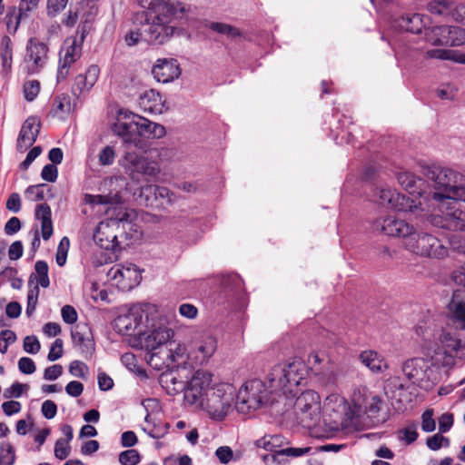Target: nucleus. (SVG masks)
<instances>
[{"mask_svg": "<svg viewBox=\"0 0 465 465\" xmlns=\"http://www.w3.org/2000/svg\"><path fill=\"white\" fill-rule=\"evenodd\" d=\"M147 10L135 15V22H143V42L163 45L173 35L171 25L173 7L163 0H142Z\"/></svg>", "mask_w": 465, "mask_h": 465, "instance_id": "f257e3e1", "label": "nucleus"}, {"mask_svg": "<svg viewBox=\"0 0 465 465\" xmlns=\"http://www.w3.org/2000/svg\"><path fill=\"white\" fill-rule=\"evenodd\" d=\"M309 370L299 358L274 365L266 379L273 391L282 392L286 398H294L301 391L300 386L305 384Z\"/></svg>", "mask_w": 465, "mask_h": 465, "instance_id": "f03ea898", "label": "nucleus"}, {"mask_svg": "<svg viewBox=\"0 0 465 465\" xmlns=\"http://www.w3.org/2000/svg\"><path fill=\"white\" fill-rule=\"evenodd\" d=\"M462 348L461 340L450 329L441 328L433 333V338L423 343L422 351L433 363L450 366L455 361Z\"/></svg>", "mask_w": 465, "mask_h": 465, "instance_id": "7ed1b4c3", "label": "nucleus"}, {"mask_svg": "<svg viewBox=\"0 0 465 465\" xmlns=\"http://www.w3.org/2000/svg\"><path fill=\"white\" fill-rule=\"evenodd\" d=\"M402 246L410 252L428 258L442 259L448 255L449 250L437 237L413 226L408 232Z\"/></svg>", "mask_w": 465, "mask_h": 465, "instance_id": "20e7f679", "label": "nucleus"}, {"mask_svg": "<svg viewBox=\"0 0 465 465\" xmlns=\"http://www.w3.org/2000/svg\"><path fill=\"white\" fill-rule=\"evenodd\" d=\"M173 334L174 332L171 328L160 324L146 331L138 332V336L131 341V344L134 348L146 351L149 353V363L158 368V363H153V361L163 352Z\"/></svg>", "mask_w": 465, "mask_h": 465, "instance_id": "39448f33", "label": "nucleus"}, {"mask_svg": "<svg viewBox=\"0 0 465 465\" xmlns=\"http://www.w3.org/2000/svg\"><path fill=\"white\" fill-rule=\"evenodd\" d=\"M435 188L441 192L434 193L432 199L442 202L445 198L460 199L465 194V176L449 167H437L432 172Z\"/></svg>", "mask_w": 465, "mask_h": 465, "instance_id": "423d86ee", "label": "nucleus"}, {"mask_svg": "<svg viewBox=\"0 0 465 465\" xmlns=\"http://www.w3.org/2000/svg\"><path fill=\"white\" fill-rule=\"evenodd\" d=\"M235 401V389L230 383H220L213 387L199 409L210 419L223 420L232 411Z\"/></svg>", "mask_w": 465, "mask_h": 465, "instance_id": "0eeeda50", "label": "nucleus"}, {"mask_svg": "<svg viewBox=\"0 0 465 465\" xmlns=\"http://www.w3.org/2000/svg\"><path fill=\"white\" fill-rule=\"evenodd\" d=\"M438 366L427 356L414 357L402 363L401 371L404 377L411 384L424 390H430L438 380Z\"/></svg>", "mask_w": 465, "mask_h": 465, "instance_id": "6e6552de", "label": "nucleus"}, {"mask_svg": "<svg viewBox=\"0 0 465 465\" xmlns=\"http://www.w3.org/2000/svg\"><path fill=\"white\" fill-rule=\"evenodd\" d=\"M268 390L258 379L246 381L238 391L235 408L241 413H248L261 408L267 400Z\"/></svg>", "mask_w": 465, "mask_h": 465, "instance_id": "1a4fd4ad", "label": "nucleus"}, {"mask_svg": "<svg viewBox=\"0 0 465 465\" xmlns=\"http://www.w3.org/2000/svg\"><path fill=\"white\" fill-rule=\"evenodd\" d=\"M122 166L132 180H138L140 176L156 180L161 173V167L157 161L135 151H127L124 153L122 159Z\"/></svg>", "mask_w": 465, "mask_h": 465, "instance_id": "9d476101", "label": "nucleus"}, {"mask_svg": "<svg viewBox=\"0 0 465 465\" xmlns=\"http://www.w3.org/2000/svg\"><path fill=\"white\" fill-rule=\"evenodd\" d=\"M294 411L303 427L311 428L317 424L321 416L320 396L313 391L302 392L294 401Z\"/></svg>", "mask_w": 465, "mask_h": 465, "instance_id": "9b49d317", "label": "nucleus"}, {"mask_svg": "<svg viewBox=\"0 0 465 465\" xmlns=\"http://www.w3.org/2000/svg\"><path fill=\"white\" fill-rule=\"evenodd\" d=\"M213 374L206 371H196L192 378L186 381L183 391L184 401L196 408H200L207 394L213 387Z\"/></svg>", "mask_w": 465, "mask_h": 465, "instance_id": "f8f14e48", "label": "nucleus"}, {"mask_svg": "<svg viewBox=\"0 0 465 465\" xmlns=\"http://www.w3.org/2000/svg\"><path fill=\"white\" fill-rule=\"evenodd\" d=\"M462 199L445 198L439 202L438 208L442 214V222L440 226L449 230L465 231V208L459 203ZM438 224V223H436Z\"/></svg>", "mask_w": 465, "mask_h": 465, "instance_id": "ddd939ff", "label": "nucleus"}, {"mask_svg": "<svg viewBox=\"0 0 465 465\" xmlns=\"http://www.w3.org/2000/svg\"><path fill=\"white\" fill-rule=\"evenodd\" d=\"M107 278L118 289L126 292L134 289L140 283L142 274L135 264L118 263L110 268L107 272Z\"/></svg>", "mask_w": 465, "mask_h": 465, "instance_id": "4468645a", "label": "nucleus"}, {"mask_svg": "<svg viewBox=\"0 0 465 465\" xmlns=\"http://www.w3.org/2000/svg\"><path fill=\"white\" fill-rule=\"evenodd\" d=\"M84 40V32H82L80 40L76 38L66 41L60 51L59 66L57 69V82L64 81L70 72L71 65L75 63L82 54V44Z\"/></svg>", "mask_w": 465, "mask_h": 465, "instance_id": "2eb2a0df", "label": "nucleus"}, {"mask_svg": "<svg viewBox=\"0 0 465 465\" xmlns=\"http://www.w3.org/2000/svg\"><path fill=\"white\" fill-rule=\"evenodd\" d=\"M48 45L36 38H30L26 45L25 64L28 74H38L47 64Z\"/></svg>", "mask_w": 465, "mask_h": 465, "instance_id": "dca6fc26", "label": "nucleus"}, {"mask_svg": "<svg viewBox=\"0 0 465 465\" xmlns=\"http://www.w3.org/2000/svg\"><path fill=\"white\" fill-rule=\"evenodd\" d=\"M134 117H138V114L127 110H121L116 122L112 126V131L114 134L122 137L124 143L137 145L140 142L137 139L138 121Z\"/></svg>", "mask_w": 465, "mask_h": 465, "instance_id": "f3484780", "label": "nucleus"}, {"mask_svg": "<svg viewBox=\"0 0 465 465\" xmlns=\"http://www.w3.org/2000/svg\"><path fill=\"white\" fill-rule=\"evenodd\" d=\"M353 403L357 412H363L368 418L375 419L377 421L385 420V416L380 417L384 402L379 395L366 391H359L358 394H354Z\"/></svg>", "mask_w": 465, "mask_h": 465, "instance_id": "a211bd4d", "label": "nucleus"}, {"mask_svg": "<svg viewBox=\"0 0 465 465\" xmlns=\"http://www.w3.org/2000/svg\"><path fill=\"white\" fill-rule=\"evenodd\" d=\"M411 227L412 225L404 220L398 219L392 215L379 217L372 224L373 231L383 235L401 238V242L408 232H411Z\"/></svg>", "mask_w": 465, "mask_h": 465, "instance_id": "6ab92c4d", "label": "nucleus"}, {"mask_svg": "<svg viewBox=\"0 0 465 465\" xmlns=\"http://www.w3.org/2000/svg\"><path fill=\"white\" fill-rule=\"evenodd\" d=\"M428 10L433 15L465 22V0H430Z\"/></svg>", "mask_w": 465, "mask_h": 465, "instance_id": "aec40b11", "label": "nucleus"}, {"mask_svg": "<svg viewBox=\"0 0 465 465\" xmlns=\"http://www.w3.org/2000/svg\"><path fill=\"white\" fill-rule=\"evenodd\" d=\"M142 322L143 311L140 307L134 306L115 318L114 328L122 335L132 336L135 334Z\"/></svg>", "mask_w": 465, "mask_h": 465, "instance_id": "412c9836", "label": "nucleus"}, {"mask_svg": "<svg viewBox=\"0 0 465 465\" xmlns=\"http://www.w3.org/2000/svg\"><path fill=\"white\" fill-rule=\"evenodd\" d=\"M153 78L163 84L177 79L181 74L179 63L173 58H159L152 68Z\"/></svg>", "mask_w": 465, "mask_h": 465, "instance_id": "4be33fe9", "label": "nucleus"}, {"mask_svg": "<svg viewBox=\"0 0 465 465\" xmlns=\"http://www.w3.org/2000/svg\"><path fill=\"white\" fill-rule=\"evenodd\" d=\"M41 123L37 117L30 116L23 124L16 143V149L25 153L30 148L39 134Z\"/></svg>", "mask_w": 465, "mask_h": 465, "instance_id": "5701e85b", "label": "nucleus"}, {"mask_svg": "<svg viewBox=\"0 0 465 465\" xmlns=\"http://www.w3.org/2000/svg\"><path fill=\"white\" fill-rule=\"evenodd\" d=\"M99 74L100 68L96 64H91L84 73L77 74L72 85L73 94L80 97L88 93L97 82Z\"/></svg>", "mask_w": 465, "mask_h": 465, "instance_id": "b1692460", "label": "nucleus"}, {"mask_svg": "<svg viewBox=\"0 0 465 465\" xmlns=\"http://www.w3.org/2000/svg\"><path fill=\"white\" fill-rule=\"evenodd\" d=\"M126 215L127 214H124L118 221L111 220L110 222H101L98 224L94 233V239L102 248L109 250L114 249L117 245V236L110 232L111 227L120 223H124L126 221Z\"/></svg>", "mask_w": 465, "mask_h": 465, "instance_id": "393cba45", "label": "nucleus"}, {"mask_svg": "<svg viewBox=\"0 0 465 465\" xmlns=\"http://www.w3.org/2000/svg\"><path fill=\"white\" fill-rule=\"evenodd\" d=\"M323 410L329 415H333L335 421H343L344 418L349 417L350 407L344 397L339 394L329 395L323 404Z\"/></svg>", "mask_w": 465, "mask_h": 465, "instance_id": "a878e982", "label": "nucleus"}, {"mask_svg": "<svg viewBox=\"0 0 465 465\" xmlns=\"http://www.w3.org/2000/svg\"><path fill=\"white\" fill-rule=\"evenodd\" d=\"M260 446H262L265 450H269L270 453L263 456V460L266 465H280L285 461L284 456H282L281 452V436L274 435L269 439L263 438L261 440Z\"/></svg>", "mask_w": 465, "mask_h": 465, "instance_id": "bb28decb", "label": "nucleus"}, {"mask_svg": "<svg viewBox=\"0 0 465 465\" xmlns=\"http://www.w3.org/2000/svg\"><path fill=\"white\" fill-rule=\"evenodd\" d=\"M393 26L401 31L420 34L425 28V21L420 14H407L396 18Z\"/></svg>", "mask_w": 465, "mask_h": 465, "instance_id": "cd10ccee", "label": "nucleus"}, {"mask_svg": "<svg viewBox=\"0 0 465 465\" xmlns=\"http://www.w3.org/2000/svg\"><path fill=\"white\" fill-rule=\"evenodd\" d=\"M134 118L138 121L137 139H139V137L159 139L165 135L166 131L163 125L151 122L140 115Z\"/></svg>", "mask_w": 465, "mask_h": 465, "instance_id": "c85d7f7f", "label": "nucleus"}, {"mask_svg": "<svg viewBox=\"0 0 465 465\" xmlns=\"http://www.w3.org/2000/svg\"><path fill=\"white\" fill-rule=\"evenodd\" d=\"M161 355L160 357L163 360V363L167 365L182 364L187 358V350L183 344L171 339Z\"/></svg>", "mask_w": 465, "mask_h": 465, "instance_id": "c756f323", "label": "nucleus"}, {"mask_svg": "<svg viewBox=\"0 0 465 465\" xmlns=\"http://www.w3.org/2000/svg\"><path fill=\"white\" fill-rule=\"evenodd\" d=\"M35 219L41 222V234L45 241L53 235V222L51 208L47 203L38 204L35 213Z\"/></svg>", "mask_w": 465, "mask_h": 465, "instance_id": "7c9ffc66", "label": "nucleus"}, {"mask_svg": "<svg viewBox=\"0 0 465 465\" xmlns=\"http://www.w3.org/2000/svg\"><path fill=\"white\" fill-rule=\"evenodd\" d=\"M140 105L143 111L151 114H162L164 106L162 95L154 90L144 92L140 97Z\"/></svg>", "mask_w": 465, "mask_h": 465, "instance_id": "2f4dec72", "label": "nucleus"}, {"mask_svg": "<svg viewBox=\"0 0 465 465\" xmlns=\"http://www.w3.org/2000/svg\"><path fill=\"white\" fill-rule=\"evenodd\" d=\"M360 360L370 371L375 373L382 372L388 369L384 358L375 351H364L360 354Z\"/></svg>", "mask_w": 465, "mask_h": 465, "instance_id": "473e14b6", "label": "nucleus"}, {"mask_svg": "<svg viewBox=\"0 0 465 465\" xmlns=\"http://www.w3.org/2000/svg\"><path fill=\"white\" fill-rule=\"evenodd\" d=\"M217 349V341L212 335H205L200 341L196 347V360L200 364H203L214 354Z\"/></svg>", "mask_w": 465, "mask_h": 465, "instance_id": "72a5a7b5", "label": "nucleus"}, {"mask_svg": "<svg viewBox=\"0 0 465 465\" xmlns=\"http://www.w3.org/2000/svg\"><path fill=\"white\" fill-rule=\"evenodd\" d=\"M160 381L169 394L175 395L185 389L186 382L182 380L181 375L176 371L163 373Z\"/></svg>", "mask_w": 465, "mask_h": 465, "instance_id": "f704fd0d", "label": "nucleus"}, {"mask_svg": "<svg viewBox=\"0 0 465 465\" xmlns=\"http://www.w3.org/2000/svg\"><path fill=\"white\" fill-rule=\"evenodd\" d=\"M392 202L391 208L397 212L413 213L421 206V203L416 194L411 198L397 193Z\"/></svg>", "mask_w": 465, "mask_h": 465, "instance_id": "c9c22d12", "label": "nucleus"}, {"mask_svg": "<svg viewBox=\"0 0 465 465\" xmlns=\"http://www.w3.org/2000/svg\"><path fill=\"white\" fill-rule=\"evenodd\" d=\"M0 58L2 72L5 74H8L12 68L13 45L10 37L7 35L3 36L1 40Z\"/></svg>", "mask_w": 465, "mask_h": 465, "instance_id": "e433bc0d", "label": "nucleus"}, {"mask_svg": "<svg viewBox=\"0 0 465 465\" xmlns=\"http://www.w3.org/2000/svg\"><path fill=\"white\" fill-rule=\"evenodd\" d=\"M425 57L429 59L450 60L460 64H465V54L459 51L450 49H431L428 50Z\"/></svg>", "mask_w": 465, "mask_h": 465, "instance_id": "4c0bfd02", "label": "nucleus"}, {"mask_svg": "<svg viewBox=\"0 0 465 465\" xmlns=\"http://www.w3.org/2000/svg\"><path fill=\"white\" fill-rule=\"evenodd\" d=\"M447 32L446 40H441L438 44H446L450 46H460L465 44V29L460 26H450L444 29Z\"/></svg>", "mask_w": 465, "mask_h": 465, "instance_id": "58836bf2", "label": "nucleus"}, {"mask_svg": "<svg viewBox=\"0 0 465 465\" xmlns=\"http://www.w3.org/2000/svg\"><path fill=\"white\" fill-rule=\"evenodd\" d=\"M399 183L405 188L412 196L415 194L420 196V191L417 190V183H421V179L417 178L412 173L401 172L398 174Z\"/></svg>", "mask_w": 465, "mask_h": 465, "instance_id": "ea45409f", "label": "nucleus"}, {"mask_svg": "<svg viewBox=\"0 0 465 465\" xmlns=\"http://www.w3.org/2000/svg\"><path fill=\"white\" fill-rule=\"evenodd\" d=\"M456 291L453 294V299L449 303V310L452 315V318L457 322L462 329H465V302H457L455 298L458 296Z\"/></svg>", "mask_w": 465, "mask_h": 465, "instance_id": "a19ab883", "label": "nucleus"}, {"mask_svg": "<svg viewBox=\"0 0 465 465\" xmlns=\"http://www.w3.org/2000/svg\"><path fill=\"white\" fill-rule=\"evenodd\" d=\"M71 110V99L67 94L58 95L54 99L51 113L54 116L62 117Z\"/></svg>", "mask_w": 465, "mask_h": 465, "instance_id": "79ce46f5", "label": "nucleus"}, {"mask_svg": "<svg viewBox=\"0 0 465 465\" xmlns=\"http://www.w3.org/2000/svg\"><path fill=\"white\" fill-rule=\"evenodd\" d=\"M444 29H448V25H440L432 28L425 29V35L427 41L432 45L440 46L446 45V44H438L440 41L446 40L447 32Z\"/></svg>", "mask_w": 465, "mask_h": 465, "instance_id": "37998d69", "label": "nucleus"}, {"mask_svg": "<svg viewBox=\"0 0 465 465\" xmlns=\"http://www.w3.org/2000/svg\"><path fill=\"white\" fill-rule=\"evenodd\" d=\"M153 193L155 198H163L167 199L168 202H172L173 200V193L166 187L158 186L154 184H148L141 189V194L144 193Z\"/></svg>", "mask_w": 465, "mask_h": 465, "instance_id": "c03bdc74", "label": "nucleus"}, {"mask_svg": "<svg viewBox=\"0 0 465 465\" xmlns=\"http://www.w3.org/2000/svg\"><path fill=\"white\" fill-rule=\"evenodd\" d=\"M437 331L438 330L435 329L434 322L431 320L420 321L415 327L416 333L423 338L424 343L427 341L431 340L430 337H433V333Z\"/></svg>", "mask_w": 465, "mask_h": 465, "instance_id": "a18cd8bd", "label": "nucleus"}, {"mask_svg": "<svg viewBox=\"0 0 465 465\" xmlns=\"http://www.w3.org/2000/svg\"><path fill=\"white\" fill-rule=\"evenodd\" d=\"M35 270L37 274V283L43 288H47L50 284L47 262L45 261H37L35 264Z\"/></svg>", "mask_w": 465, "mask_h": 465, "instance_id": "49530a36", "label": "nucleus"}, {"mask_svg": "<svg viewBox=\"0 0 465 465\" xmlns=\"http://www.w3.org/2000/svg\"><path fill=\"white\" fill-rule=\"evenodd\" d=\"M15 460V449L9 442L0 445V465H13Z\"/></svg>", "mask_w": 465, "mask_h": 465, "instance_id": "de8ad7c7", "label": "nucleus"}, {"mask_svg": "<svg viewBox=\"0 0 465 465\" xmlns=\"http://www.w3.org/2000/svg\"><path fill=\"white\" fill-rule=\"evenodd\" d=\"M209 28L218 34L231 37L240 35V32L236 27L224 23L213 22L209 25Z\"/></svg>", "mask_w": 465, "mask_h": 465, "instance_id": "09e8293b", "label": "nucleus"}, {"mask_svg": "<svg viewBox=\"0 0 465 465\" xmlns=\"http://www.w3.org/2000/svg\"><path fill=\"white\" fill-rule=\"evenodd\" d=\"M24 95L26 101H34L40 92V83L37 80H29L24 84Z\"/></svg>", "mask_w": 465, "mask_h": 465, "instance_id": "8fccbe9b", "label": "nucleus"}, {"mask_svg": "<svg viewBox=\"0 0 465 465\" xmlns=\"http://www.w3.org/2000/svg\"><path fill=\"white\" fill-rule=\"evenodd\" d=\"M69 245L70 241L66 236L63 237L58 244L55 260L56 263L61 267L66 262Z\"/></svg>", "mask_w": 465, "mask_h": 465, "instance_id": "3c124183", "label": "nucleus"}, {"mask_svg": "<svg viewBox=\"0 0 465 465\" xmlns=\"http://www.w3.org/2000/svg\"><path fill=\"white\" fill-rule=\"evenodd\" d=\"M115 156L116 153L114 146L106 145L99 153V163L103 166L112 165L114 163Z\"/></svg>", "mask_w": 465, "mask_h": 465, "instance_id": "603ef678", "label": "nucleus"}, {"mask_svg": "<svg viewBox=\"0 0 465 465\" xmlns=\"http://www.w3.org/2000/svg\"><path fill=\"white\" fill-rule=\"evenodd\" d=\"M140 460L139 452L134 449L122 451L119 454V462L122 465H136L140 462Z\"/></svg>", "mask_w": 465, "mask_h": 465, "instance_id": "864d4df0", "label": "nucleus"}, {"mask_svg": "<svg viewBox=\"0 0 465 465\" xmlns=\"http://www.w3.org/2000/svg\"><path fill=\"white\" fill-rule=\"evenodd\" d=\"M39 295V288L37 285L30 288L27 293V305L25 313L30 317L35 311Z\"/></svg>", "mask_w": 465, "mask_h": 465, "instance_id": "5fc2aeb1", "label": "nucleus"}, {"mask_svg": "<svg viewBox=\"0 0 465 465\" xmlns=\"http://www.w3.org/2000/svg\"><path fill=\"white\" fill-rule=\"evenodd\" d=\"M47 187L46 184L30 185L25 193L29 199L33 202L43 201L45 198V189Z\"/></svg>", "mask_w": 465, "mask_h": 465, "instance_id": "6e6d98bb", "label": "nucleus"}, {"mask_svg": "<svg viewBox=\"0 0 465 465\" xmlns=\"http://www.w3.org/2000/svg\"><path fill=\"white\" fill-rule=\"evenodd\" d=\"M433 410L428 409L421 415V430L424 432H432L436 428V421L433 418Z\"/></svg>", "mask_w": 465, "mask_h": 465, "instance_id": "4d7b16f0", "label": "nucleus"}, {"mask_svg": "<svg viewBox=\"0 0 465 465\" xmlns=\"http://www.w3.org/2000/svg\"><path fill=\"white\" fill-rule=\"evenodd\" d=\"M16 341L15 333L11 330H4L0 332V352L5 354L8 346Z\"/></svg>", "mask_w": 465, "mask_h": 465, "instance_id": "13d9d810", "label": "nucleus"}, {"mask_svg": "<svg viewBox=\"0 0 465 465\" xmlns=\"http://www.w3.org/2000/svg\"><path fill=\"white\" fill-rule=\"evenodd\" d=\"M39 2L40 0H25L19 4V15L17 16L15 28L17 27L20 19L28 16L29 13L38 6Z\"/></svg>", "mask_w": 465, "mask_h": 465, "instance_id": "bf43d9fd", "label": "nucleus"}, {"mask_svg": "<svg viewBox=\"0 0 465 465\" xmlns=\"http://www.w3.org/2000/svg\"><path fill=\"white\" fill-rule=\"evenodd\" d=\"M29 389L27 384L14 382L9 388L4 391V397L6 399L19 398L22 394Z\"/></svg>", "mask_w": 465, "mask_h": 465, "instance_id": "052dcab7", "label": "nucleus"}, {"mask_svg": "<svg viewBox=\"0 0 465 465\" xmlns=\"http://www.w3.org/2000/svg\"><path fill=\"white\" fill-rule=\"evenodd\" d=\"M69 372L74 377L86 379L88 366L80 361H73L69 365Z\"/></svg>", "mask_w": 465, "mask_h": 465, "instance_id": "680f3d73", "label": "nucleus"}, {"mask_svg": "<svg viewBox=\"0 0 465 465\" xmlns=\"http://www.w3.org/2000/svg\"><path fill=\"white\" fill-rule=\"evenodd\" d=\"M400 440L407 444L414 442L418 438L417 425L411 424L399 431Z\"/></svg>", "mask_w": 465, "mask_h": 465, "instance_id": "e2e57ef3", "label": "nucleus"}, {"mask_svg": "<svg viewBox=\"0 0 465 465\" xmlns=\"http://www.w3.org/2000/svg\"><path fill=\"white\" fill-rule=\"evenodd\" d=\"M71 447L64 439H58L54 445V456L60 460H65L70 454Z\"/></svg>", "mask_w": 465, "mask_h": 465, "instance_id": "0e129e2a", "label": "nucleus"}, {"mask_svg": "<svg viewBox=\"0 0 465 465\" xmlns=\"http://www.w3.org/2000/svg\"><path fill=\"white\" fill-rule=\"evenodd\" d=\"M141 27L137 30H131L125 35V42L129 46H134L143 41V22L139 23Z\"/></svg>", "mask_w": 465, "mask_h": 465, "instance_id": "69168bd1", "label": "nucleus"}, {"mask_svg": "<svg viewBox=\"0 0 465 465\" xmlns=\"http://www.w3.org/2000/svg\"><path fill=\"white\" fill-rule=\"evenodd\" d=\"M427 446L432 450H440L443 444L449 445V439L442 436L440 433L434 434L433 436L427 439Z\"/></svg>", "mask_w": 465, "mask_h": 465, "instance_id": "338daca9", "label": "nucleus"}, {"mask_svg": "<svg viewBox=\"0 0 465 465\" xmlns=\"http://www.w3.org/2000/svg\"><path fill=\"white\" fill-rule=\"evenodd\" d=\"M23 347H24L25 351H26L27 353H31V354H36L41 349L40 342H39L37 337L35 335L26 336L24 339Z\"/></svg>", "mask_w": 465, "mask_h": 465, "instance_id": "774afa93", "label": "nucleus"}]
</instances>
